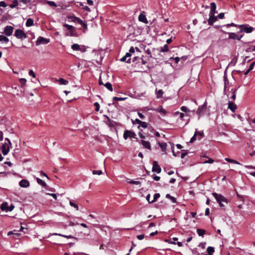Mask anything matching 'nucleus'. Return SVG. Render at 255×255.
<instances>
[{"label": "nucleus", "mask_w": 255, "mask_h": 255, "mask_svg": "<svg viewBox=\"0 0 255 255\" xmlns=\"http://www.w3.org/2000/svg\"><path fill=\"white\" fill-rule=\"evenodd\" d=\"M212 195L221 207H225V205L227 204V199L222 195L216 192H213Z\"/></svg>", "instance_id": "obj_1"}, {"label": "nucleus", "mask_w": 255, "mask_h": 255, "mask_svg": "<svg viewBox=\"0 0 255 255\" xmlns=\"http://www.w3.org/2000/svg\"><path fill=\"white\" fill-rule=\"evenodd\" d=\"M63 26L68 31L65 33L67 36H74L76 35V32L75 28L72 25H70L68 24H64Z\"/></svg>", "instance_id": "obj_2"}, {"label": "nucleus", "mask_w": 255, "mask_h": 255, "mask_svg": "<svg viewBox=\"0 0 255 255\" xmlns=\"http://www.w3.org/2000/svg\"><path fill=\"white\" fill-rule=\"evenodd\" d=\"M240 27L241 28V32H245L247 33H251L255 29L254 28H253L252 26H250L248 24L240 25Z\"/></svg>", "instance_id": "obj_3"}, {"label": "nucleus", "mask_w": 255, "mask_h": 255, "mask_svg": "<svg viewBox=\"0 0 255 255\" xmlns=\"http://www.w3.org/2000/svg\"><path fill=\"white\" fill-rule=\"evenodd\" d=\"M206 110L207 105L206 103H204L203 105L198 107L196 113L199 115V119L205 113Z\"/></svg>", "instance_id": "obj_4"}, {"label": "nucleus", "mask_w": 255, "mask_h": 255, "mask_svg": "<svg viewBox=\"0 0 255 255\" xmlns=\"http://www.w3.org/2000/svg\"><path fill=\"white\" fill-rule=\"evenodd\" d=\"M14 36L18 39H24L26 38V34L24 31L20 29H16L14 33Z\"/></svg>", "instance_id": "obj_5"}, {"label": "nucleus", "mask_w": 255, "mask_h": 255, "mask_svg": "<svg viewBox=\"0 0 255 255\" xmlns=\"http://www.w3.org/2000/svg\"><path fill=\"white\" fill-rule=\"evenodd\" d=\"M71 48L74 51H80L82 52H85L86 51V47L84 45H80L78 44H73L71 46Z\"/></svg>", "instance_id": "obj_6"}, {"label": "nucleus", "mask_w": 255, "mask_h": 255, "mask_svg": "<svg viewBox=\"0 0 255 255\" xmlns=\"http://www.w3.org/2000/svg\"><path fill=\"white\" fill-rule=\"evenodd\" d=\"M49 41L50 40L49 39L45 38L42 36H39L36 41V45H39L40 44H46L48 43Z\"/></svg>", "instance_id": "obj_7"}, {"label": "nucleus", "mask_w": 255, "mask_h": 255, "mask_svg": "<svg viewBox=\"0 0 255 255\" xmlns=\"http://www.w3.org/2000/svg\"><path fill=\"white\" fill-rule=\"evenodd\" d=\"M123 137L125 139H127L128 137L135 138L136 134L133 132L127 130L124 132Z\"/></svg>", "instance_id": "obj_8"}, {"label": "nucleus", "mask_w": 255, "mask_h": 255, "mask_svg": "<svg viewBox=\"0 0 255 255\" xmlns=\"http://www.w3.org/2000/svg\"><path fill=\"white\" fill-rule=\"evenodd\" d=\"M13 29L14 28L12 26L7 25L4 27L3 33L7 36H9L12 34Z\"/></svg>", "instance_id": "obj_9"}, {"label": "nucleus", "mask_w": 255, "mask_h": 255, "mask_svg": "<svg viewBox=\"0 0 255 255\" xmlns=\"http://www.w3.org/2000/svg\"><path fill=\"white\" fill-rule=\"evenodd\" d=\"M69 19H71L72 21L74 22H77L80 24H81L83 26L86 27L87 24L83 22L80 18L76 17V16H73L71 17H69Z\"/></svg>", "instance_id": "obj_10"}, {"label": "nucleus", "mask_w": 255, "mask_h": 255, "mask_svg": "<svg viewBox=\"0 0 255 255\" xmlns=\"http://www.w3.org/2000/svg\"><path fill=\"white\" fill-rule=\"evenodd\" d=\"M10 147H11V146H10L7 143L3 144L2 145V152L4 155L8 153Z\"/></svg>", "instance_id": "obj_11"}, {"label": "nucleus", "mask_w": 255, "mask_h": 255, "mask_svg": "<svg viewBox=\"0 0 255 255\" xmlns=\"http://www.w3.org/2000/svg\"><path fill=\"white\" fill-rule=\"evenodd\" d=\"M152 171L153 172H155L157 173H159L161 172V168L158 165L157 162L156 161H154L153 162V166H152Z\"/></svg>", "instance_id": "obj_12"}, {"label": "nucleus", "mask_w": 255, "mask_h": 255, "mask_svg": "<svg viewBox=\"0 0 255 255\" xmlns=\"http://www.w3.org/2000/svg\"><path fill=\"white\" fill-rule=\"evenodd\" d=\"M242 37V35H238L234 32L229 33V38L230 39L240 40Z\"/></svg>", "instance_id": "obj_13"}, {"label": "nucleus", "mask_w": 255, "mask_h": 255, "mask_svg": "<svg viewBox=\"0 0 255 255\" xmlns=\"http://www.w3.org/2000/svg\"><path fill=\"white\" fill-rule=\"evenodd\" d=\"M228 109H230L232 112H234L235 110L237 109V106L233 102L229 101L228 102Z\"/></svg>", "instance_id": "obj_14"}, {"label": "nucleus", "mask_w": 255, "mask_h": 255, "mask_svg": "<svg viewBox=\"0 0 255 255\" xmlns=\"http://www.w3.org/2000/svg\"><path fill=\"white\" fill-rule=\"evenodd\" d=\"M19 185L21 187L26 188L29 186V182L26 180L23 179L19 182Z\"/></svg>", "instance_id": "obj_15"}, {"label": "nucleus", "mask_w": 255, "mask_h": 255, "mask_svg": "<svg viewBox=\"0 0 255 255\" xmlns=\"http://www.w3.org/2000/svg\"><path fill=\"white\" fill-rule=\"evenodd\" d=\"M59 236L63 237L64 238H67V239H72V238L75 239L74 237H73L71 235L68 236V235H62V234H58V233H50L49 234V235L48 236V237H49L50 236Z\"/></svg>", "instance_id": "obj_16"}, {"label": "nucleus", "mask_w": 255, "mask_h": 255, "mask_svg": "<svg viewBox=\"0 0 255 255\" xmlns=\"http://www.w3.org/2000/svg\"><path fill=\"white\" fill-rule=\"evenodd\" d=\"M141 143L144 148H147L149 150L151 149V146H150V142L149 141H145L144 140H141Z\"/></svg>", "instance_id": "obj_17"}, {"label": "nucleus", "mask_w": 255, "mask_h": 255, "mask_svg": "<svg viewBox=\"0 0 255 255\" xmlns=\"http://www.w3.org/2000/svg\"><path fill=\"white\" fill-rule=\"evenodd\" d=\"M210 17L208 20V24L212 25L214 22L217 20V17L214 15H209Z\"/></svg>", "instance_id": "obj_18"}, {"label": "nucleus", "mask_w": 255, "mask_h": 255, "mask_svg": "<svg viewBox=\"0 0 255 255\" xmlns=\"http://www.w3.org/2000/svg\"><path fill=\"white\" fill-rule=\"evenodd\" d=\"M138 20L139 21L141 22H143L146 24L148 23V21L146 18V16L145 15L140 13L138 16Z\"/></svg>", "instance_id": "obj_19"}, {"label": "nucleus", "mask_w": 255, "mask_h": 255, "mask_svg": "<svg viewBox=\"0 0 255 255\" xmlns=\"http://www.w3.org/2000/svg\"><path fill=\"white\" fill-rule=\"evenodd\" d=\"M9 42V39L3 35H0V42L7 43Z\"/></svg>", "instance_id": "obj_20"}, {"label": "nucleus", "mask_w": 255, "mask_h": 255, "mask_svg": "<svg viewBox=\"0 0 255 255\" xmlns=\"http://www.w3.org/2000/svg\"><path fill=\"white\" fill-rule=\"evenodd\" d=\"M237 90V89H236V88H233L231 90V92L232 93V96L230 97V99L233 100V101L236 100Z\"/></svg>", "instance_id": "obj_21"}, {"label": "nucleus", "mask_w": 255, "mask_h": 255, "mask_svg": "<svg viewBox=\"0 0 255 255\" xmlns=\"http://www.w3.org/2000/svg\"><path fill=\"white\" fill-rule=\"evenodd\" d=\"M158 144L160 147L162 151L166 153L167 144L166 143L158 142Z\"/></svg>", "instance_id": "obj_22"}, {"label": "nucleus", "mask_w": 255, "mask_h": 255, "mask_svg": "<svg viewBox=\"0 0 255 255\" xmlns=\"http://www.w3.org/2000/svg\"><path fill=\"white\" fill-rule=\"evenodd\" d=\"M36 180L37 183L39 185L42 186L44 187H46L47 186V184H46V183L44 181H43L42 180H41V179L37 177L36 178Z\"/></svg>", "instance_id": "obj_23"}, {"label": "nucleus", "mask_w": 255, "mask_h": 255, "mask_svg": "<svg viewBox=\"0 0 255 255\" xmlns=\"http://www.w3.org/2000/svg\"><path fill=\"white\" fill-rule=\"evenodd\" d=\"M7 208H8V204L6 202H4L1 204L0 206V208L1 210L5 211L6 212H7Z\"/></svg>", "instance_id": "obj_24"}, {"label": "nucleus", "mask_w": 255, "mask_h": 255, "mask_svg": "<svg viewBox=\"0 0 255 255\" xmlns=\"http://www.w3.org/2000/svg\"><path fill=\"white\" fill-rule=\"evenodd\" d=\"M155 111L160 113L163 115H165L166 114V111L163 109L162 107H158L155 110Z\"/></svg>", "instance_id": "obj_25"}, {"label": "nucleus", "mask_w": 255, "mask_h": 255, "mask_svg": "<svg viewBox=\"0 0 255 255\" xmlns=\"http://www.w3.org/2000/svg\"><path fill=\"white\" fill-rule=\"evenodd\" d=\"M33 24V20L31 18H28L27 19L25 25L27 27H29L32 26Z\"/></svg>", "instance_id": "obj_26"}, {"label": "nucleus", "mask_w": 255, "mask_h": 255, "mask_svg": "<svg viewBox=\"0 0 255 255\" xmlns=\"http://www.w3.org/2000/svg\"><path fill=\"white\" fill-rule=\"evenodd\" d=\"M196 134L197 137L199 140H200L203 136V132L196 131L195 132Z\"/></svg>", "instance_id": "obj_27"}, {"label": "nucleus", "mask_w": 255, "mask_h": 255, "mask_svg": "<svg viewBox=\"0 0 255 255\" xmlns=\"http://www.w3.org/2000/svg\"><path fill=\"white\" fill-rule=\"evenodd\" d=\"M225 160L226 161H227V162H229L230 163L237 164H241V163H239L238 161H237L235 160L229 158H225Z\"/></svg>", "instance_id": "obj_28"}, {"label": "nucleus", "mask_w": 255, "mask_h": 255, "mask_svg": "<svg viewBox=\"0 0 255 255\" xmlns=\"http://www.w3.org/2000/svg\"><path fill=\"white\" fill-rule=\"evenodd\" d=\"M58 81L61 85H66L68 84V81L67 80H66L63 78H60L58 80Z\"/></svg>", "instance_id": "obj_29"}, {"label": "nucleus", "mask_w": 255, "mask_h": 255, "mask_svg": "<svg viewBox=\"0 0 255 255\" xmlns=\"http://www.w3.org/2000/svg\"><path fill=\"white\" fill-rule=\"evenodd\" d=\"M105 87L110 91H113L112 85L110 82H107L104 85Z\"/></svg>", "instance_id": "obj_30"}, {"label": "nucleus", "mask_w": 255, "mask_h": 255, "mask_svg": "<svg viewBox=\"0 0 255 255\" xmlns=\"http://www.w3.org/2000/svg\"><path fill=\"white\" fill-rule=\"evenodd\" d=\"M163 94V92L162 90H159L156 92V97L158 99L161 98Z\"/></svg>", "instance_id": "obj_31"}, {"label": "nucleus", "mask_w": 255, "mask_h": 255, "mask_svg": "<svg viewBox=\"0 0 255 255\" xmlns=\"http://www.w3.org/2000/svg\"><path fill=\"white\" fill-rule=\"evenodd\" d=\"M69 204L71 207H74L76 211L79 210V207L78 205L73 202L71 200L70 201Z\"/></svg>", "instance_id": "obj_32"}, {"label": "nucleus", "mask_w": 255, "mask_h": 255, "mask_svg": "<svg viewBox=\"0 0 255 255\" xmlns=\"http://www.w3.org/2000/svg\"><path fill=\"white\" fill-rule=\"evenodd\" d=\"M166 198L170 199L171 200V201L172 202V203H175L176 202V198H174V197L171 196L169 194H166Z\"/></svg>", "instance_id": "obj_33"}, {"label": "nucleus", "mask_w": 255, "mask_h": 255, "mask_svg": "<svg viewBox=\"0 0 255 255\" xmlns=\"http://www.w3.org/2000/svg\"><path fill=\"white\" fill-rule=\"evenodd\" d=\"M197 233L199 236H202L205 234V231L203 229H198L197 230Z\"/></svg>", "instance_id": "obj_34"}, {"label": "nucleus", "mask_w": 255, "mask_h": 255, "mask_svg": "<svg viewBox=\"0 0 255 255\" xmlns=\"http://www.w3.org/2000/svg\"><path fill=\"white\" fill-rule=\"evenodd\" d=\"M207 252L210 255L215 252L214 248L212 247H209L207 249Z\"/></svg>", "instance_id": "obj_35"}, {"label": "nucleus", "mask_w": 255, "mask_h": 255, "mask_svg": "<svg viewBox=\"0 0 255 255\" xmlns=\"http://www.w3.org/2000/svg\"><path fill=\"white\" fill-rule=\"evenodd\" d=\"M18 4V1L17 0H14L13 1L12 3L9 5V6L10 8H13L17 6Z\"/></svg>", "instance_id": "obj_36"}, {"label": "nucleus", "mask_w": 255, "mask_h": 255, "mask_svg": "<svg viewBox=\"0 0 255 255\" xmlns=\"http://www.w3.org/2000/svg\"><path fill=\"white\" fill-rule=\"evenodd\" d=\"M168 50V47L167 44L164 45L163 47H162L160 49V51L162 52H167Z\"/></svg>", "instance_id": "obj_37"}, {"label": "nucleus", "mask_w": 255, "mask_h": 255, "mask_svg": "<svg viewBox=\"0 0 255 255\" xmlns=\"http://www.w3.org/2000/svg\"><path fill=\"white\" fill-rule=\"evenodd\" d=\"M160 197V194L159 193H155L154 195L153 199L151 201V203H153L156 201V200L159 198Z\"/></svg>", "instance_id": "obj_38"}, {"label": "nucleus", "mask_w": 255, "mask_h": 255, "mask_svg": "<svg viewBox=\"0 0 255 255\" xmlns=\"http://www.w3.org/2000/svg\"><path fill=\"white\" fill-rule=\"evenodd\" d=\"M127 99V97L119 98L117 97H113V99L114 101H124Z\"/></svg>", "instance_id": "obj_39"}, {"label": "nucleus", "mask_w": 255, "mask_h": 255, "mask_svg": "<svg viewBox=\"0 0 255 255\" xmlns=\"http://www.w3.org/2000/svg\"><path fill=\"white\" fill-rule=\"evenodd\" d=\"M229 85V81L225 78V86H224V92L225 93L227 90H229L228 88V85Z\"/></svg>", "instance_id": "obj_40"}, {"label": "nucleus", "mask_w": 255, "mask_h": 255, "mask_svg": "<svg viewBox=\"0 0 255 255\" xmlns=\"http://www.w3.org/2000/svg\"><path fill=\"white\" fill-rule=\"evenodd\" d=\"M46 3L47 4H48L51 6H53V7H56L57 6L56 3L55 2H54V1L47 0L46 1Z\"/></svg>", "instance_id": "obj_41"}, {"label": "nucleus", "mask_w": 255, "mask_h": 255, "mask_svg": "<svg viewBox=\"0 0 255 255\" xmlns=\"http://www.w3.org/2000/svg\"><path fill=\"white\" fill-rule=\"evenodd\" d=\"M92 173H93V174L94 175L97 174V175H101V174H102L103 173V172L101 170H93L92 171Z\"/></svg>", "instance_id": "obj_42"}, {"label": "nucleus", "mask_w": 255, "mask_h": 255, "mask_svg": "<svg viewBox=\"0 0 255 255\" xmlns=\"http://www.w3.org/2000/svg\"><path fill=\"white\" fill-rule=\"evenodd\" d=\"M120 60L123 62H126L127 63H130V59L128 58V60H127V58L124 56Z\"/></svg>", "instance_id": "obj_43"}, {"label": "nucleus", "mask_w": 255, "mask_h": 255, "mask_svg": "<svg viewBox=\"0 0 255 255\" xmlns=\"http://www.w3.org/2000/svg\"><path fill=\"white\" fill-rule=\"evenodd\" d=\"M19 82L22 86H23L25 85L26 82V80L24 78H21L19 79Z\"/></svg>", "instance_id": "obj_44"}, {"label": "nucleus", "mask_w": 255, "mask_h": 255, "mask_svg": "<svg viewBox=\"0 0 255 255\" xmlns=\"http://www.w3.org/2000/svg\"><path fill=\"white\" fill-rule=\"evenodd\" d=\"M140 126L143 128H146L147 127V123L144 122H141L139 124Z\"/></svg>", "instance_id": "obj_45"}, {"label": "nucleus", "mask_w": 255, "mask_h": 255, "mask_svg": "<svg viewBox=\"0 0 255 255\" xmlns=\"http://www.w3.org/2000/svg\"><path fill=\"white\" fill-rule=\"evenodd\" d=\"M128 183L129 184H135V185H139L140 184V182L139 181H133V180H131L130 181H128Z\"/></svg>", "instance_id": "obj_46"}, {"label": "nucleus", "mask_w": 255, "mask_h": 255, "mask_svg": "<svg viewBox=\"0 0 255 255\" xmlns=\"http://www.w3.org/2000/svg\"><path fill=\"white\" fill-rule=\"evenodd\" d=\"M181 110L182 111V112H188L189 111V110L187 109V108L185 106H182L181 107Z\"/></svg>", "instance_id": "obj_47"}, {"label": "nucleus", "mask_w": 255, "mask_h": 255, "mask_svg": "<svg viewBox=\"0 0 255 255\" xmlns=\"http://www.w3.org/2000/svg\"><path fill=\"white\" fill-rule=\"evenodd\" d=\"M237 62V58H235L231 62V63H230V65H235L236 64Z\"/></svg>", "instance_id": "obj_48"}, {"label": "nucleus", "mask_w": 255, "mask_h": 255, "mask_svg": "<svg viewBox=\"0 0 255 255\" xmlns=\"http://www.w3.org/2000/svg\"><path fill=\"white\" fill-rule=\"evenodd\" d=\"M29 76H32L33 78L35 77V74L32 70H30L28 73Z\"/></svg>", "instance_id": "obj_49"}, {"label": "nucleus", "mask_w": 255, "mask_h": 255, "mask_svg": "<svg viewBox=\"0 0 255 255\" xmlns=\"http://www.w3.org/2000/svg\"><path fill=\"white\" fill-rule=\"evenodd\" d=\"M14 206L12 204L10 205V206H8L7 212H10V211H12L13 209H14Z\"/></svg>", "instance_id": "obj_50"}, {"label": "nucleus", "mask_w": 255, "mask_h": 255, "mask_svg": "<svg viewBox=\"0 0 255 255\" xmlns=\"http://www.w3.org/2000/svg\"><path fill=\"white\" fill-rule=\"evenodd\" d=\"M216 9V5L215 2H213L211 3V9Z\"/></svg>", "instance_id": "obj_51"}, {"label": "nucleus", "mask_w": 255, "mask_h": 255, "mask_svg": "<svg viewBox=\"0 0 255 255\" xmlns=\"http://www.w3.org/2000/svg\"><path fill=\"white\" fill-rule=\"evenodd\" d=\"M6 6V4L5 2L3 1H0V7H5Z\"/></svg>", "instance_id": "obj_52"}, {"label": "nucleus", "mask_w": 255, "mask_h": 255, "mask_svg": "<svg viewBox=\"0 0 255 255\" xmlns=\"http://www.w3.org/2000/svg\"><path fill=\"white\" fill-rule=\"evenodd\" d=\"M94 105L95 106H96V111H98L99 110V109H100V105L97 102H96L94 103Z\"/></svg>", "instance_id": "obj_53"}, {"label": "nucleus", "mask_w": 255, "mask_h": 255, "mask_svg": "<svg viewBox=\"0 0 255 255\" xmlns=\"http://www.w3.org/2000/svg\"><path fill=\"white\" fill-rule=\"evenodd\" d=\"M196 137H197L196 134L195 133L193 136L191 138L190 142H193L194 141H195V139H196Z\"/></svg>", "instance_id": "obj_54"}, {"label": "nucleus", "mask_w": 255, "mask_h": 255, "mask_svg": "<svg viewBox=\"0 0 255 255\" xmlns=\"http://www.w3.org/2000/svg\"><path fill=\"white\" fill-rule=\"evenodd\" d=\"M215 13H216V11L215 9H210L209 15H214V14Z\"/></svg>", "instance_id": "obj_55"}, {"label": "nucleus", "mask_w": 255, "mask_h": 255, "mask_svg": "<svg viewBox=\"0 0 255 255\" xmlns=\"http://www.w3.org/2000/svg\"><path fill=\"white\" fill-rule=\"evenodd\" d=\"M144 238V235H137V238L139 240H141L142 239H143Z\"/></svg>", "instance_id": "obj_56"}, {"label": "nucleus", "mask_w": 255, "mask_h": 255, "mask_svg": "<svg viewBox=\"0 0 255 255\" xmlns=\"http://www.w3.org/2000/svg\"><path fill=\"white\" fill-rule=\"evenodd\" d=\"M213 162L214 160L212 159H209L208 160L204 161V163H213Z\"/></svg>", "instance_id": "obj_57"}, {"label": "nucleus", "mask_w": 255, "mask_h": 255, "mask_svg": "<svg viewBox=\"0 0 255 255\" xmlns=\"http://www.w3.org/2000/svg\"><path fill=\"white\" fill-rule=\"evenodd\" d=\"M224 13L223 12H221V13H220L218 15V17L220 18V19H222L224 17Z\"/></svg>", "instance_id": "obj_58"}, {"label": "nucleus", "mask_w": 255, "mask_h": 255, "mask_svg": "<svg viewBox=\"0 0 255 255\" xmlns=\"http://www.w3.org/2000/svg\"><path fill=\"white\" fill-rule=\"evenodd\" d=\"M255 64V61L253 63H252L251 65H250V66L249 67V70H252L254 68V65Z\"/></svg>", "instance_id": "obj_59"}, {"label": "nucleus", "mask_w": 255, "mask_h": 255, "mask_svg": "<svg viewBox=\"0 0 255 255\" xmlns=\"http://www.w3.org/2000/svg\"><path fill=\"white\" fill-rule=\"evenodd\" d=\"M146 53L149 55V57H151V53L149 49L146 50Z\"/></svg>", "instance_id": "obj_60"}, {"label": "nucleus", "mask_w": 255, "mask_h": 255, "mask_svg": "<svg viewBox=\"0 0 255 255\" xmlns=\"http://www.w3.org/2000/svg\"><path fill=\"white\" fill-rule=\"evenodd\" d=\"M47 195H49L51 196H52L55 200L57 199V195L56 194H54V193H52V194H50V193H47Z\"/></svg>", "instance_id": "obj_61"}, {"label": "nucleus", "mask_w": 255, "mask_h": 255, "mask_svg": "<svg viewBox=\"0 0 255 255\" xmlns=\"http://www.w3.org/2000/svg\"><path fill=\"white\" fill-rule=\"evenodd\" d=\"M83 8L87 11H90V8L87 5L83 6Z\"/></svg>", "instance_id": "obj_62"}, {"label": "nucleus", "mask_w": 255, "mask_h": 255, "mask_svg": "<svg viewBox=\"0 0 255 255\" xmlns=\"http://www.w3.org/2000/svg\"><path fill=\"white\" fill-rule=\"evenodd\" d=\"M245 167L249 169H255V166H252V165H245Z\"/></svg>", "instance_id": "obj_63"}, {"label": "nucleus", "mask_w": 255, "mask_h": 255, "mask_svg": "<svg viewBox=\"0 0 255 255\" xmlns=\"http://www.w3.org/2000/svg\"><path fill=\"white\" fill-rule=\"evenodd\" d=\"M87 3L90 5H93L94 4L93 1L92 0H87Z\"/></svg>", "instance_id": "obj_64"}]
</instances>
